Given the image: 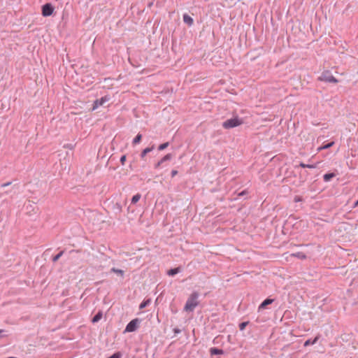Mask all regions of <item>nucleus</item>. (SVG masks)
I'll return each instance as SVG.
<instances>
[{
  "label": "nucleus",
  "instance_id": "1",
  "mask_svg": "<svg viewBox=\"0 0 358 358\" xmlns=\"http://www.w3.org/2000/svg\"><path fill=\"white\" fill-rule=\"evenodd\" d=\"M199 293L196 292H192L188 298L184 310L186 312H192L194 308L199 305Z\"/></svg>",
  "mask_w": 358,
  "mask_h": 358
},
{
  "label": "nucleus",
  "instance_id": "2",
  "mask_svg": "<svg viewBox=\"0 0 358 358\" xmlns=\"http://www.w3.org/2000/svg\"><path fill=\"white\" fill-rule=\"evenodd\" d=\"M320 81L330 83H338V80L336 79L331 73L330 71H324L321 76L318 78Z\"/></svg>",
  "mask_w": 358,
  "mask_h": 358
},
{
  "label": "nucleus",
  "instance_id": "3",
  "mask_svg": "<svg viewBox=\"0 0 358 358\" xmlns=\"http://www.w3.org/2000/svg\"><path fill=\"white\" fill-rule=\"evenodd\" d=\"M243 123V120L238 117L229 119L223 122L222 127L224 129H231L241 125Z\"/></svg>",
  "mask_w": 358,
  "mask_h": 358
},
{
  "label": "nucleus",
  "instance_id": "4",
  "mask_svg": "<svg viewBox=\"0 0 358 358\" xmlns=\"http://www.w3.org/2000/svg\"><path fill=\"white\" fill-rule=\"evenodd\" d=\"M141 320L138 318H135L131 320L126 326L125 332H134L137 330Z\"/></svg>",
  "mask_w": 358,
  "mask_h": 358
},
{
  "label": "nucleus",
  "instance_id": "5",
  "mask_svg": "<svg viewBox=\"0 0 358 358\" xmlns=\"http://www.w3.org/2000/svg\"><path fill=\"white\" fill-rule=\"evenodd\" d=\"M54 11V8L50 3H45L42 7V15L44 17L50 16Z\"/></svg>",
  "mask_w": 358,
  "mask_h": 358
},
{
  "label": "nucleus",
  "instance_id": "6",
  "mask_svg": "<svg viewBox=\"0 0 358 358\" xmlns=\"http://www.w3.org/2000/svg\"><path fill=\"white\" fill-rule=\"evenodd\" d=\"M110 99L107 96L101 97L99 99H96L93 104L92 110H96L99 106H102L105 102L108 101Z\"/></svg>",
  "mask_w": 358,
  "mask_h": 358
},
{
  "label": "nucleus",
  "instance_id": "7",
  "mask_svg": "<svg viewBox=\"0 0 358 358\" xmlns=\"http://www.w3.org/2000/svg\"><path fill=\"white\" fill-rule=\"evenodd\" d=\"M274 301L273 299L271 298H266L265 300H264L261 304L259 305L258 310H262L266 308L267 306L271 304Z\"/></svg>",
  "mask_w": 358,
  "mask_h": 358
},
{
  "label": "nucleus",
  "instance_id": "8",
  "mask_svg": "<svg viewBox=\"0 0 358 358\" xmlns=\"http://www.w3.org/2000/svg\"><path fill=\"white\" fill-rule=\"evenodd\" d=\"M320 338V335L316 336L314 338H310L305 341L303 346L306 347L315 344Z\"/></svg>",
  "mask_w": 358,
  "mask_h": 358
},
{
  "label": "nucleus",
  "instance_id": "9",
  "mask_svg": "<svg viewBox=\"0 0 358 358\" xmlns=\"http://www.w3.org/2000/svg\"><path fill=\"white\" fill-rule=\"evenodd\" d=\"M103 317V313L101 310H99L92 318V323L98 322Z\"/></svg>",
  "mask_w": 358,
  "mask_h": 358
},
{
  "label": "nucleus",
  "instance_id": "10",
  "mask_svg": "<svg viewBox=\"0 0 358 358\" xmlns=\"http://www.w3.org/2000/svg\"><path fill=\"white\" fill-rule=\"evenodd\" d=\"M210 353L211 355H223L224 350L222 349H220L217 348H211L210 349Z\"/></svg>",
  "mask_w": 358,
  "mask_h": 358
},
{
  "label": "nucleus",
  "instance_id": "11",
  "mask_svg": "<svg viewBox=\"0 0 358 358\" xmlns=\"http://www.w3.org/2000/svg\"><path fill=\"white\" fill-rule=\"evenodd\" d=\"M183 21L185 23L188 24L189 26H192L194 23V20L192 17L188 15L187 14L183 15Z\"/></svg>",
  "mask_w": 358,
  "mask_h": 358
},
{
  "label": "nucleus",
  "instance_id": "12",
  "mask_svg": "<svg viewBox=\"0 0 358 358\" xmlns=\"http://www.w3.org/2000/svg\"><path fill=\"white\" fill-rule=\"evenodd\" d=\"M180 271V268L176 267V268L169 269L167 271V274L170 276H173V275H176L177 273H178Z\"/></svg>",
  "mask_w": 358,
  "mask_h": 358
},
{
  "label": "nucleus",
  "instance_id": "13",
  "mask_svg": "<svg viewBox=\"0 0 358 358\" xmlns=\"http://www.w3.org/2000/svg\"><path fill=\"white\" fill-rule=\"evenodd\" d=\"M151 302L150 299H144L139 305V309L143 310L146 308Z\"/></svg>",
  "mask_w": 358,
  "mask_h": 358
},
{
  "label": "nucleus",
  "instance_id": "14",
  "mask_svg": "<svg viewBox=\"0 0 358 358\" xmlns=\"http://www.w3.org/2000/svg\"><path fill=\"white\" fill-rule=\"evenodd\" d=\"M334 141L330 142L326 145L319 147L317 150V152H320L322 150L328 149V148L332 147L334 145Z\"/></svg>",
  "mask_w": 358,
  "mask_h": 358
},
{
  "label": "nucleus",
  "instance_id": "15",
  "mask_svg": "<svg viewBox=\"0 0 358 358\" xmlns=\"http://www.w3.org/2000/svg\"><path fill=\"white\" fill-rule=\"evenodd\" d=\"M291 255L300 259H305L306 258V255L302 252H297L296 253L292 254Z\"/></svg>",
  "mask_w": 358,
  "mask_h": 358
},
{
  "label": "nucleus",
  "instance_id": "16",
  "mask_svg": "<svg viewBox=\"0 0 358 358\" xmlns=\"http://www.w3.org/2000/svg\"><path fill=\"white\" fill-rule=\"evenodd\" d=\"M335 177V174L333 173H326L324 175L323 178L325 182L329 181L331 178Z\"/></svg>",
  "mask_w": 358,
  "mask_h": 358
},
{
  "label": "nucleus",
  "instance_id": "17",
  "mask_svg": "<svg viewBox=\"0 0 358 358\" xmlns=\"http://www.w3.org/2000/svg\"><path fill=\"white\" fill-rule=\"evenodd\" d=\"M141 198V194H135L132 199H131V203L132 204H136Z\"/></svg>",
  "mask_w": 358,
  "mask_h": 358
},
{
  "label": "nucleus",
  "instance_id": "18",
  "mask_svg": "<svg viewBox=\"0 0 358 358\" xmlns=\"http://www.w3.org/2000/svg\"><path fill=\"white\" fill-rule=\"evenodd\" d=\"M110 272L115 273L121 275L122 277L124 275V273L123 270L119 269V268H112L110 269Z\"/></svg>",
  "mask_w": 358,
  "mask_h": 358
},
{
  "label": "nucleus",
  "instance_id": "19",
  "mask_svg": "<svg viewBox=\"0 0 358 358\" xmlns=\"http://www.w3.org/2000/svg\"><path fill=\"white\" fill-rule=\"evenodd\" d=\"M152 149H153V147H152V148H145V149L142 151V152H141V158H142V159H143V158L145 157V156L148 152H151V151L152 150Z\"/></svg>",
  "mask_w": 358,
  "mask_h": 358
},
{
  "label": "nucleus",
  "instance_id": "20",
  "mask_svg": "<svg viewBox=\"0 0 358 358\" xmlns=\"http://www.w3.org/2000/svg\"><path fill=\"white\" fill-rule=\"evenodd\" d=\"M64 252V251L62 250L60 252H59L57 255H55L52 257V262H57L59 260V259L63 255Z\"/></svg>",
  "mask_w": 358,
  "mask_h": 358
},
{
  "label": "nucleus",
  "instance_id": "21",
  "mask_svg": "<svg viewBox=\"0 0 358 358\" xmlns=\"http://www.w3.org/2000/svg\"><path fill=\"white\" fill-rule=\"evenodd\" d=\"M141 138H142V135L138 134L135 138L133 140V144H137L138 143L141 142Z\"/></svg>",
  "mask_w": 358,
  "mask_h": 358
},
{
  "label": "nucleus",
  "instance_id": "22",
  "mask_svg": "<svg viewBox=\"0 0 358 358\" xmlns=\"http://www.w3.org/2000/svg\"><path fill=\"white\" fill-rule=\"evenodd\" d=\"M299 166L302 168H309V169H315L316 168L315 165L313 164H306L303 162L300 163Z\"/></svg>",
  "mask_w": 358,
  "mask_h": 358
},
{
  "label": "nucleus",
  "instance_id": "23",
  "mask_svg": "<svg viewBox=\"0 0 358 358\" xmlns=\"http://www.w3.org/2000/svg\"><path fill=\"white\" fill-rule=\"evenodd\" d=\"M249 324V322H242L239 324L238 327L241 331H243L245 329L247 325Z\"/></svg>",
  "mask_w": 358,
  "mask_h": 358
},
{
  "label": "nucleus",
  "instance_id": "24",
  "mask_svg": "<svg viewBox=\"0 0 358 358\" xmlns=\"http://www.w3.org/2000/svg\"><path fill=\"white\" fill-rule=\"evenodd\" d=\"M280 230L282 234H286L285 225H276V231Z\"/></svg>",
  "mask_w": 358,
  "mask_h": 358
},
{
  "label": "nucleus",
  "instance_id": "25",
  "mask_svg": "<svg viewBox=\"0 0 358 358\" xmlns=\"http://www.w3.org/2000/svg\"><path fill=\"white\" fill-rule=\"evenodd\" d=\"M168 146H169V143H168V142H166V143H164L161 144V145L159 146L158 149H159V150H164L165 148H166Z\"/></svg>",
  "mask_w": 358,
  "mask_h": 358
},
{
  "label": "nucleus",
  "instance_id": "26",
  "mask_svg": "<svg viewBox=\"0 0 358 358\" xmlns=\"http://www.w3.org/2000/svg\"><path fill=\"white\" fill-rule=\"evenodd\" d=\"M171 158H172V155L167 154L165 156H164L162 159V161L166 162V161L170 160Z\"/></svg>",
  "mask_w": 358,
  "mask_h": 358
},
{
  "label": "nucleus",
  "instance_id": "27",
  "mask_svg": "<svg viewBox=\"0 0 358 358\" xmlns=\"http://www.w3.org/2000/svg\"><path fill=\"white\" fill-rule=\"evenodd\" d=\"M164 162L162 161V159H161L157 164H155V169H159Z\"/></svg>",
  "mask_w": 358,
  "mask_h": 358
},
{
  "label": "nucleus",
  "instance_id": "28",
  "mask_svg": "<svg viewBox=\"0 0 358 358\" xmlns=\"http://www.w3.org/2000/svg\"><path fill=\"white\" fill-rule=\"evenodd\" d=\"M125 161H126V155H123V156H122V157H121V158H120V162H121V164H122V165H124V164Z\"/></svg>",
  "mask_w": 358,
  "mask_h": 358
},
{
  "label": "nucleus",
  "instance_id": "29",
  "mask_svg": "<svg viewBox=\"0 0 358 358\" xmlns=\"http://www.w3.org/2000/svg\"><path fill=\"white\" fill-rule=\"evenodd\" d=\"M294 201L295 202H299V201H302V199H301L300 196H295V197H294Z\"/></svg>",
  "mask_w": 358,
  "mask_h": 358
},
{
  "label": "nucleus",
  "instance_id": "30",
  "mask_svg": "<svg viewBox=\"0 0 358 358\" xmlns=\"http://www.w3.org/2000/svg\"><path fill=\"white\" fill-rule=\"evenodd\" d=\"M3 332H5V330L0 329V338H4L6 336V335L3 334Z\"/></svg>",
  "mask_w": 358,
  "mask_h": 358
},
{
  "label": "nucleus",
  "instance_id": "31",
  "mask_svg": "<svg viewBox=\"0 0 358 358\" xmlns=\"http://www.w3.org/2000/svg\"><path fill=\"white\" fill-rule=\"evenodd\" d=\"M177 174H178V171L177 170H173L171 171V177L172 178L175 177Z\"/></svg>",
  "mask_w": 358,
  "mask_h": 358
},
{
  "label": "nucleus",
  "instance_id": "32",
  "mask_svg": "<svg viewBox=\"0 0 358 358\" xmlns=\"http://www.w3.org/2000/svg\"><path fill=\"white\" fill-rule=\"evenodd\" d=\"M173 332L175 334H178L181 332V330L178 328H175V329H173Z\"/></svg>",
  "mask_w": 358,
  "mask_h": 358
},
{
  "label": "nucleus",
  "instance_id": "33",
  "mask_svg": "<svg viewBox=\"0 0 358 358\" xmlns=\"http://www.w3.org/2000/svg\"><path fill=\"white\" fill-rule=\"evenodd\" d=\"M10 184V182H8V183L2 184V185H1V187H6V186L9 185Z\"/></svg>",
  "mask_w": 358,
  "mask_h": 358
},
{
  "label": "nucleus",
  "instance_id": "34",
  "mask_svg": "<svg viewBox=\"0 0 358 358\" xmlns=\"http://www.w3.org/2000/svg\"><path fill=\"white\" fill-rule=\"evenodd\" d=\"M80 250H72L70 251V253H73V252H79Z\"/></svg>",
  "mask_w": 358,
  "mask_h": 358
},
{
  "label": "nucleus",
  "instance_id": "35",
  "mask_svg": "<svg viewBox=\"0 0 358 358\" xmlns=\"http://www.w3.org/2000/svg\"><path fill=\"white\" fill-rule=\"evenodd\" d=\"M235 228V226L233 228H230L231 230H234Z\"/></svg>",
  "mask_w": 358,
  "mask_h": 358
},
{
  "label": "nucleus",
  "instance_id": "36",
  "mask_svg": "<svg viewBox=\"0 0 358 358\" xmlns=\"http://www.w3.org/2000/svg\"><path fill=\"white\" fill-rule=\"evenodd\" d=\"M356 205H358V201L356 202Z\"/></svg>",
  "mask_w": 358,
  "mask_h": 358
}]
</instances>
